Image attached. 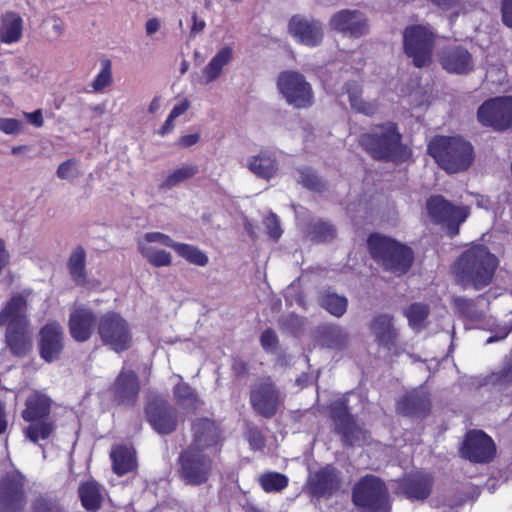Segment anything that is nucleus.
I'll use <instances>...</instances> for the list:
<instances>
[{"instance_id":"obj_16","label":"nucleus","mask_w":512,"mask_h":512,"mask_svg":"<svg viewBox=\"0 0 512 512\" xmlns=\"http://www.w3.org/2000/svg\"><path fill=\"white\" fill-rule=\"evenodd\" d=\"M433 485L432 477L428 474H416L400 480L393 481V490L412 501H423L431 493Z\"/></svg>"},{"instance_id":"obj_29","label":"nucleus","mask_w":512,"mask_h":512,"mask_svg":"<svg viewBox=\"0 0 512 512\" xmlns=\"http://www.w3.org/2000/svg\"><path fill=\"white\" fill-rule=\"evenodd\" d=\"M113 471L117 475H125L133 471L137 465L135 451L132 447L117 446L110 453Z\"/></svg>"},{"instance_id":"obj_39","label":"nucleus","mask_w":512,"mask_h":512,"mask_svg":"<svg viewBox=\"0 0 512 512\" xmlns=\"http://www.w3.org/2000/svg\"><path fill=\"white\" fill-rule=\"evenodd\" d=\"M86 254L83 248H76L70 255L68 260V269L71 277L77 283H83L86 278L85 273Z\"/></svg>"},{"instance_id":"obj_24","label":"nucleus","mask_w":512,"mask_h":512,"mask_svg":"<svg viewBox=\"0 0 512 512\" xmlns=\"http://www.w3.org/2000/svg\"><path fill=\"white\" fill-rule=\"evenodd\" d=\"M52 405V400L45 393L34 391L26 400L22 418L27 422H35L47 419Z\"/></svg>"},{"instance_id":"obj_2","label":"nucleus","mask_w":512,"mask_h":512,"mask_svg":"<svg viewBox=\"0 0 512 512\" xmlns=\"http://www.w3.org/2000/svg\"><path fill=\"white\" fill-rule=\"evenodd\" d=\"M31 290L13 295L0 310V326L6 327V344L11 353L26 356L32 348V330L27 315Z\"/></svg>"},{"instance_id":"obj_38","label":"nucleus","mask_w":512,"mask_h":512,"mask_svg":"<svg viewBox=\"0 0 512 512\" xmlns=\"http://www.w3.org/2000/svg\"><path fill=\"white\" fill-rule=\"evenodd\" d=\"M198 172L197 166L193 164H185L167 173L165 176L162 187L173 188L180 183L192 178Z\"/></svg>"},{"instance_id":"obj_5","label":"nucleus","mask_w":512,"mask_h":512,"mask_svg":"<svg viewBox=\"0 0 512 512\" xmlns=\"http://www.w3.org/2000/svg\"><path fill=\"white\" fill-rule=\"evenodd\" d=\"M359 143L375 159H394L403 149L401 135L391 122L372 127L360 136Z\"/></svg>"},{"instance_id":"obj_25","label":"nucleus","mask_w":512,"mask_h":512,"mask_svg":"<svg viewBox=\"0 0 512 512\" xmlns=\"http://www.w3.org/2000/svg\"><path fill=\"white\" fill-rule=\"evenodd\" d=\"M23 483L18 477H9L0 483V509L5 512L18 507L23 498Z\"/></svg>"},{"instance_id":"obj_43","label":"nucleus","mask_w":512,"mask_h":512,"mask_svg":"<svg viewBox=\"0 0 512 512\" xmlns=\"http://www.w3.org/2000/svg\"><path fill=\"white\" fill-rule=\"evenodd\" d=\"M56 175L61 180H73L81 175L79 161L75 158L68 159L59 164Z\"/></svg>"},{"instance_id":"obj_41","label":"nucleus","mask_w":512,"mask_h":512,"mask_svg":"<svg viewBox=\"0 0 512 512\" xmlns=\"http://www.w3.org/2000/svg\"><path fill=\"white\" fill-rule=\"evenodd\" d=\"M428 313L427 306L420 303L412 304L405 310L409 325L416 331L422 330L425 327Z\"/></svg>"},{"instance_id":"obj_40","label":"nucleus","mask_w":512,"mask_h":512,"mask_svg":"<svg viewBox=\"0 0 512 512\" xmlns=\"http://www.w3.org/2000/svg\"><path fill=\"white\" fill-rule=\"evenodd\" d=\"M54 430L53 422L48 419H42L35 422H30L24 430L25 436L32 442L36 443L39 440L47 439Z\"/></svg>"},{"instance_id":"obj_15","label":"nucleus","mask_w":512,"mask_h":512,"mask_svg":"<svg viewBox=\"0 0 512 512\" xmlns=\"http://www.w3.org/2000/svg\"><path fill=\"white\" fill-rule=\"evenodd\" d=\"M460 452L472 462H488L494 456L495 445L484 432L471 431L467 433Z\"/></svg>"},{"instance_id":"obj_31","label":"nucleus","mask_w":512,"mask_h":512,"mask_svg":"<svg viewBox=\"0 0 512 512\" xmlns=\"http://www.w3.org/2000/svg\"><path fill=\"white\" fill-rule=\"evenodd\" d=\"M139 390L137 376L132 371H122L114 384L115 396L121 402L132 401Z\"/></svg>"},{"instance_id":"obj_7","label":"nucleus","mask_w":512,"mask_h":512,"mask_svg":"<svg viewBox=\"0 0 512 512\" xmlns=\"http://www.w3.org/2000/svg\"><path fill=\"white\" fill-rule=\"evenodd\" d=\"M276 86L285 101L295 108H307L314 102L310 83L297 71L281 72L277 77Z\"/></svg>"},{"instance_id":"obj_9","label":"nucleus","mask_w":512,"mask_h":512,"mask_svg":"<svg viewBox=\"0 0 512 512\" xmlns=\"http://www.w3.org/2000/svg\"><path fill=\"white\" fill-rule=\"evenodd\" d=\"M478 121L496 131L512 129V96L486 100L477 111Z\"/></svg>"},{"instance_id":"obj_1","label":"nucleus","mask_w":512,"mask_h":512,"mask_svg":"<svg viewBox=\"0 0 512 512\" xmlns=\"http://www.w3.org/2000/svg\"><path fill=\"white\" fill-rule=\"evenodd\" d=\"M498 266V257L487 246L474 243L458 256L452 273L463 287L480 290L492 282Z\"/></svg>"},{"instance_id":"obj_34","label":"nucleus","mask_w":512,"mask_h":512,"mask_svg":"<svg viewBox=\"0 0 512 512\" xmlns=\"http://www.w3.org/2000/svg\"><path fill=\"white\" fill-rule=\"evenodd\" d=\"M172 249L190 264L203 267L209 262V258L206 253L194 245L180 243L173 240Z\"/></svg>"},{"instance_id":"obj_3","label":"nucleus","mask_w":512,"mask_h":512,"mask_svg":"<svg viewBox=\"0 0 512 512\" xmlns=\"http://www.w3.org/2000/svg\"><path fill=\"white\" fill-rule=\"evenodd\" d=\"M428 152L448 173L463 171L474 160L473 147L460 137L436 136L430 141Z\"/></svg>"},{"instance_id":"obj_47","label":"nucleus","mask_w":512,"mask_h":512,"mask_svg":"<svg viewBox=\"0 0 512 512\" xmlns=\"http://www.w3.org/2000/svg\"><path fill=\"white\" fill-rule=\"evenodd\" d=\"M336 231L334 227L326 222H318L313 226L312 236L313 239L319 241H328L334 238Z\"/></svg>"},{"instance_id":"obj_60","label":"nucleus","mask_w":512,"mask_h":512,"mask_svg":"<svg viewBox=\"0 0 512 512\" xmlns=\"http://www.w3.org/2000/svg\"><path fill=\"white\" fill-rule=\"evenodd\" d=\"M249 443L254 450H259L264 446L263 437L258 431H251L249 433Z\"/></svg>"},{"instance_id":"obj_59","label":"nucleus","mask_w":512,"mask_h":512,"mask_svg":"<svg viewBox=\"0 0 512 512\" xmlns=\"http://www.w3.org/2000/svg\"><path fill=\"white\" fill-rule=\"evenodd\" d=\"M161 27V22L158 18L153 17L149 18L145 23V32L147 36H152L156 32L159 31Z\"/></svg>"},{"instance_id":"obj_48","label":"nucleus","mask_w":512,"mask_h":512,"mask_svg":"<svg viewBox=\"0 0 512 512\" xmlns=\"http://www.w3.org/2000/svg\"><path fill=\"white\" fill-rule=\"evenodd\" d=\"M426 407V399L420 398L418 395L412 394L407 397V403H401L399 410L404 413H413Z\"/></svg>"},{"instance_id":"obj_13","label":"nucleus","mask_w":512,"mask_h":512,"mask_svg":"<svg viewBox=\"0 0 512 512\" xmlns=\"http://www.w3.org/2000/svg\"><path fill=\"white\" fill-rule=\"evenodd\" d=\"M426 206L428 214L433 220L446 223L454 234L458 233L459 224L464 222L469 215L468 208L454 206L442 196L431 197Z\"/></svg>"},{"instance_id":"obj_27","label":"nucleus","mask_w":512,"mask_h":512,"mask_svg":"<svg viewBox=\"0 0 512 512\" xmlns=\"http://www.w3.org/2000/svg\"><path fill=\"white\" fill-rule=\"evenodd\" d=\"M309 485L313 494L325 495L339 487V477L332 466H326L310 477Z\"/></svg>"},{"instance_id":"obj_54","label":"nucleus","mask_w":512,"mask_h":512,"mask_svg":"<svg viewBox=\"0 0 512 512\" xmlns=\"http://www.w3.org/2000/svg\"><path fill=\"white\" fill-rule=\"evenodd\" d=\"M511 330H512V324L511 323H506L504 325L499 326L497 328V330L495 331V334L493 336H490L486 340V343L487 344H491V343H494V342H497V341L505 339L508 336V334L510 333Z\"/></svg>"},{"instance_id":"obj_44","label":"nucleus","mask_w":512,"mask_h":512,"mask_svg":"<svg viewBox=\"0 0 512 512\" xmlns=\"http://www.w3.org/2000/svg\"><path fill=\"white\" fill-rule=\"evenodd\" d=\"M348 342V334L339 328L329 330L324 337L325 345L332 349H342L347 346Z\"/></svg>"},{"instance_id":"obj_4","label":"nucleus","mask_w":512,"mask_h":512,"mask_svg":"<svg viewBox=\"0 0 512 512\" xmlns=\"http://www.w3.org/2000/svg\"><path fill=\"white\" fill-rule=\"evenodd\" d=\"M368 248L371 256L395 275L406 273L413 261L409 247L380 234H372L368 238Z\"/></svg>"},{"instance_id":"obj_64","label":"nucleus","mask_w":512,"mask_h":512,"mask_svg":"<svg viewBox=\"0 0 512 512\" xmlns=\"http://www.w3.org/2000/svg\"><path fill=\"white\" fill-rule=\"evenodd\" d=\"M7 418L5 413V405L0 402V434L4 433L7 428Z\"/></svg>"},{"instance_id":"obj_18","label":"nucleus","mask_w":512,"mask_h":512,"mask_svg":"<svg viewBox=\"0 0 512 512\" xmlns=\"http://www.w3.org/2000/svg\"><path fill=\"white\" fill-rule=\"evenodd\" d=\"M439 62L444 70L452 74H466L473 70V59L461 46L447 47L439 53Z\"/></svg>"},{"instance_id":"obj_28","label":"nucleus","mask_w":512,"mask_h":512,"mask_svg":"<svg viewBox=\"0 0 512 512\" xmlns=\"http://www.w3.org/2000/svg\"><path fill=\"white\" fill-rule=\"evenodd\" d=\"M23 33V19L14 12H7L0 18V42L13 44L18 42Z\"/></svg>"},{"instance_id":"obj_22","label":"nucleus","mask_w":512,"mask_h":512,"mask_svg":"<svg viewBox=\"0 0 512 512\" xmlns=\"http://www.w3.org/2000/svg\"><path fill=\"white\" fill-rule=\"evenodd\" d=\"M96 317L92 310L86 307H76L69 317V332L78 342L87 341L95 328Z\"/></svg>"},{"instance_id":"obj_52","label":"nucleus","mask_w":512,"mask_h":512,"mask_svg":"<svg viewBox=\"0 0 512 512\" xmlns=\"http://www.w3.org/2000/svg\"><path fill=\"white\" fill-rule=\"evenodd\" d=\"M33 512H63V510L55 501L39 499L35 503Z\"/></svg>"},{"instance_id":"obj_53","label":"nucleus","mask_w":512,"mask_h":512,"mask_svg":"<svg viewBox=\"0 0 512 512\" xmlns=\"http://www.w3.org/2000/svg\"><path fill=\"white\" fill-rule=\"evenodd\" d=\"M265 226L268 230V234L270 235V237H272L275 240L280 238L282 230L280 228L279 221L276 215L270 214L269 216H267L265 219Z\"/></svg>"},{"instance_id":"obj_56","label":"nucleus","mask_w":512,"mask_h":512,"mask_svg":"<svg viewBox=\"0 0 512 512\" xmlns=\"http://www.w3.org/2000/svg\"><path fill=\"white\" fill-rule=\"evenodd\" d=\"M300 182L309 189L318 188V179L311 171L301 172Z\"/></svg>"},{"instance_id":"obj_12","label":"nucleus","mask_w":512,"mask_h":512,"mask_svg":"<svg viewBox=\"0 0 512 512\" xmlns=\"http://www.w3.org/2000/svg\"><path fill=\"white\" fill-rule=\"evenodd\" d=\"M212 468V461L201 451L187 449L181 455V475L190 485H200L207 481Z\"/></svg>"},{"instance_id":"obj_37","label":"nucleus","mask_w":512,"mask_h":512,"mask_svg":"<svg viewBox=\"0 0 512 512\" xmlns=\"http://www.w3.org/2000/svg\"><path fill=\"white\" fill-rule=\"evenodd\" d=\"M190 107L191 102L188 98L180 99L176 104H174L165 122L157 131V134L161 137L170 134L175 128L176 119L185 114Z\"/></svg>"},{"instance_id":"obj_35","label":"nucleus","mask_w":512,"mask_h":512,"mask_svg":"<svg viewBox=\"0 0 512 512\" xmlns=\"http://www.w3.org/2000/svg\"><path fill=\"white\" fill-rule=\"evenodd\" d=\"M319 303L330 314L341 317L346 312L348 301L344 296L327 291L321 294Z\"/></svg>"},{"instance_id":"obj_20","label":"nucleus","mask_w":512,"mask_h":512,"mask_svg":"<svg viewBox=\"0 0 512 512\" xmlns=\"http://www.w3.org/2000/svg\"><path fill=\"white\" fill-rule=\"evenodd\" d=\"M147 417L152 427L160 434H169L177 425L176 414L164 400L155 401L147 407Z\"/></svg>"},{"instance_id":"obj_50","label":"nucleus","mask_w":512,"mask_h":512,"mask_svg":"<svg viewBox=\"0 0 512 512\" xmlns=\"http://www.w3.org/2000/svg\"><path fill=\"white\" fill-rule=\"evenodd\" d=\"M174 394L178 400H187L191 405H194L197 402V398L194 396L190 386L185 383L176 385Z\"/></svg>"},{"instance_id":"obj_46","label":"nucleus","mask_w":512,"mask_h":512,"mask_svg":"<svg viewBox=\"0 0 512 512\" xmlns=\"http://www.w3.org/2000/svg\"><path fill=\"white\" fill-rule=\"evenodd\" d=\"M112 81L111 63L107 60L104 62L102 69L93 80L91 86L94 91L99 92L108 87Z\"/></svg>"},{"instance_id":"obj_49","label":"nucleus","mask_w":512,"mask_h":512,"mask_svg":"<svg viewBox=\"0 0 512 512\" xmlns=\"http://www.w3.org/2000/svg\"><path fill=\"white\" fill-rule=\"evenodd\" d=\"M23 129V123L15 118H0V131L8 134L14 135L18 134Z\"/></svg>"},{"instance_id":"obj_63","label":"nucleus","mask_w":512,"mask_h":512,"mask_svg":"<svg viewBox=\"0 0 512 512\" xmlns=\"http://www.w3.org/2000/svg\"><path fill=\"white\" fill-rule=\"evenodd\" d=\"M163 98L161 96H155L149 106H148V112L150 114H156L158 113L162 108Z\"/></svg>"},{"instance_id":"obj_6","label":"nucleus","mask_w":512,"mask_h":512,"mask_svg":"<svg viewBox=\"0 0 512 512\" xmlns=\"http://www.w3.org/2000/svg\"><path fill=\"white\" fill-rule=\"evenodd\" d=\"M98 335L104 345L119 353L128 350L133 342L131 323L120 313L108 311L98 319Z\"/></svg>"},{"instance_id":"obj_21","label":"nucleus","mask_w":512,"mask_h":512,"mask_svg":"<svg viewBox=\"0 0 512 512\" xmlns=\"http://www.w3.org/2000/svg\"><path fill=\"white\" fill-rule=\"evenodd\" d=\"M330 26L345 35L358 37L366 32L367 21L359 11L341 10L331 17Z\"/></svg>"},{"instance_id":"obj_10","label":"nucleus","mask_w":512,"mask_h":512,"mask_svg":"<svg viewBox=\"0 0 512 512\" xmlns=\"http://www.w3.org/2000/svg\"><path fill=\"white\" fill-rule=\"evenodd\" d=\"M433 44V33L424 26L415 25L404 31V50L416 67L430 64Z\"/></svg>"},{"instance_id":"obj_51","label":"nucleus","mask_w":512,"mask_h":512,"mask_svg":"<svg viewBox=\"0 0 512 512\" xmlns=\"http://www.w3.org/2000/svg\"><path fill=\"white\" fill-rule=\"evenodd\" d=\"M455 307L458 309V311L470 318H475L477 315L474 313V301L468 300L465 298H456L454 300Z\"/></svg>"},{"instance_id":"obj_26","label":"nucleus","mask_w":512,"mask_h":512,"mask_svg":"<svg viewBox=\"0 0 512 512\" xmlns=\"http://www.w3.org/2000/svg\"><path fill=\"white\" fill-rule=\"evenodd\" d=\"M194 442L190 448L201 451L205 448L216 445L219 442L220 434L214 422L208 419H201L194 427Z\"/></svg>"},{"instance_id":"obj_33","label":"nucleus","mask_w":512,"mask_h":512,"mask_svg":"<svg viewBox=\"0 0 512 512\" xmlns=\"http://www.w3.org/2000/svg\"><path fill=\"white\" fill-rule=\"evenodd\" d=\"M351 108L358 113L374 115L379 109L377 100H366L361 96L360 86L356 82L348 83L345 87Z\"/></svg>"},{"instance_id":"obj_62","label":"nucleus","mask_w":512,"mask_h":512,"mask_svg":"<svg viewBox=\"0 0 512 512\" xmlns=\"http://www.w3.org/2000/svg\"><path fill=\"white\" fill-rule=\"evenodd\" d=\"M192 21H193V23L191 26V34L197 35V34L201 33L206 26L205 21L203 19H199L196 13H193Z\"/></svg>"},{"instance_id":"obj_45","label":"nucleus","mask_w":512,"mask_h":512,"mask_svg":"<svg viewBox=\"0 0 512 512\" xmlns=\"http://www.w3.org/2000/svg\"><path fill=\"white\" fill-rule=\"evenodd\" d=\"M332 411L333 418L337 423V427L343 432V434L347 435L350 429V425L352 424V418L347 413L343 403H336L333 406Z\"/></svg>"},{"instance_id":"obj_61","label":"nucleus","mask_w":512,"mask_h":512,"mask_svg":"<svg viewBox=\"0 0 512 512\" xmlns=\"http://www.w3.org/2000/svg\"><path fill=\"white\" fill-rule=\"evenodd\" d=\"M27 120L35 127H42L44 124L43 115L41 110H36L31 113L24 114Z\"/></svg>"},{"instance_id":"obj_55","label":"nucleus","mask_w":512,"mask_h":512,"mask_svg":"<svg viewBox=\"0 0 512 512\" xmlns=\"http://www.w3.org/2000/svg\"><path fill=\"white\" fill-rule=\"evenodd\" d=\"M277 337L274 331L266 330L261 335V344L265 350H273L277 345Z\"/></svg>"},{"instance_id":"obj_14","label":"nucleus","mask_w":512,"mask_h":512,"mask_svg":"<svg viewBox=\"0 0 512 512\" xmlns=\"http://www.w3.org/2000/svg\"><path fill=\"white\" fill-rule=\"evenodd\" d=\"M288 32L296 42L308 46H318L324 36L322 24L303 15H294L288 22Z\"/></svg>"},{"instance_id":"obj_23","label":"nucleus","mask_w":512,"mask_h":512,"mask_svg":"<svg viewBox=\"0 0 512 512\" xmlns=\"http://www.w3.org/2000/svg\"><path fill=\"white\" fill-rule=\"evenodd\" d=\"M245 166L256 177L270 180L278 174L279 164L274 151L265 149L246 159Z\"/></svg>"},{"instance_id":"obj_36","label":"nucleus","mask_w":512,"mask_h":512,"mask_svg":"<svg viewBox=\"0 0 512 512\" xmlns=\"http://www.w3.org/2000/svg\"><path fill=\"white\" fill-rule=\"evenodd\" d=\"M79 496L87 510H97L100 507L102 496L95 482L89 481L82 484L79 487Z\"/></svg>"},{"instance_id":"obj_57","label":"nucleus","mask_w":512,"mask_h":512,"mask_svg":"<svg viewBox=\"0 0 512 512\" xmlns=\"http://www.w3.org/2000/svg\"><path fill=\"white\" fill-rule=\"evenodd\" d=\"M503 23L512 29V0H504L502 4Z\"/></svg>"},{"instance_id":"obj_8","label":"nucleus","mask_w":512,"mask_h":512,"mask_svg":"<svg viewBox=\"0 0 512 512\" xmlns=\"http://www.w3.org/2000/svg\"><path fill=\"white\" fill-rule=\"evenodd\" d=\"M352 501L364 511L380 512L387 506L388 489L379 478L367 475L355 484Z\"/></svg>"},{"instance_id":"obj_58","label":"nucleus","mask_w":512,"mask_h":512,"mask_svg":"<svg viewBox=\"0 0 512 512\" xmlns=\"http://www.w3.org/2000/svg\"><path fill=\"white\" fill-rule=\"evenodd\" d=\"M199 140H200L199 133L187 134V135H183V136L179 137V139L177 140V145L180 147H183V148L190 147V146H193L196 143H198Z\"/></svg>"},{"instance_id":"obj_19","label":"nucleus","mask_w":512,"mask_h":512,"mask_svg":"<svg viewBox=\"0 0 512 512\" xmlns=\"http://www.w3.org/2000/svg\"><path fill=\"white\" fill-rule=\"evenodd\" d=\"M251 402L253 407L262 415L272 416L280 402V394L270 381L257 384L251 393Z\"/></svg>"},{"instance_id":"obj_42","label":"nucleus","mask_w":512,"mask_h":512,"mask_svg":"<svg viewBox=\"0 0 512 512\" xmlns=\"http://www.w3.org/2000/svg\"><path fill=\"white\" fill-rule=\"evenodd\" d=\"M259 483L267 493L279 492L287 487L288 478L281 473L268 472L259 477Z\"/></svg>"},{"instance_id":"obj_17","label":"nucleus","mask_w":512,"mask_h":512,"mask_svg":"<svg viewBox=\"0 0 512 512\" xmlns=\"http://www.w3.org/2000/svg\"><path fill=\"white\" fill-rule=\"evenodd\" d=\"M64 347V334L58 322H49L39 331V351L47 362L57 360Z\"/></svg>"},{"instance_id":"obj_32","label":"nucleus","mask_w":512,"mask_h":512,"mask_svg":"<svg viewBox=\"0 0 512 512\" xmlns=\"http://www.w3.org/2000/svg\"><path fill=\"white\" fill-rule=\"evenodd\" d=\"M233 49L229 46L221 48L203 69L206 83L214 82L222 74L223 68L230 63Z\"/></svg>"},{"instance_id":"obj_30","label":"nucleus","mask_w":512,"mask_h":512,"mask_svg":"<svg viewBox=\"0 0 512 512\" xmlns=\"http://www.w3.org/2000/svg\"><path fill=\"white\" fill-rule=\"evenodd\" d=\"M371 330L379 345L388 350L395 345L397 333L390 317L386 315L376 317L371 324Z\"/></svg>"},{"instance_id":"obj_11","label":"nucleus","mask_w":512,"mask_h":512,"mask_svg":"<svg viewBox=\"0 0 512 512\" xmlns=\"http://www.w3.org/2000/svg\"><path fill=\"white\" fill-rule=\"evenodd\" d=\"M173 239L162 232L151 231L137 240V249L141 256L154 267H167L172 264V255L160 247L172 248Z\"/></svg>"}]
</instances>
